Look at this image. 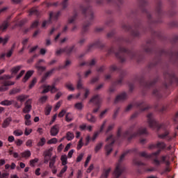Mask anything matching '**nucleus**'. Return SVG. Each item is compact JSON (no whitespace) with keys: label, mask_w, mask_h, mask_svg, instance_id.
<instances>
[{"label":"nucleus","mask_w":178,"mask_h":178,"mask_svg":"<svg viewBox=\"0 0 178 178\" xmlns=\"http://www.w3.org/2000/svg\"><path fill=\"white\" fill-rule=\"evenodd\" d=\"M56 162V156H54L50 160L49 168H50L53 175H56L58 172V168L55 166V163Z\"/></svg>","instance_id":"1"},{"label":"nucleus","mask_w":178,"mask_h":178,"mask_svg":"<svg viewBox=\"0 0 178 178\" xmlns=\"http://www.w3.org/2000/svg\"><path fill=\"white\" fill-rule=\"evenodd\" d=\"M31 104H33V99H29L26 100L25 102V106L22 110L24 113H30L32 108Z\"/></svg>","instance_id":"2"},{"label":"nucleus","mask_w":178,"mask_h":178,"mask_svg":"<svg viewBox=\"0 0 178 178\" xmlns=\"http://www.w3.org/2000/svg\"><path fill=\"white\" fill-rule=\"evenodd\" d=\"M44 163H48L49 162V159H51V156H52V150L48 149L44 152Z\"/></svg>","instance_id":"3"},{"label":"nucleus","mask_w":178,"mask_h":178,"mask_svg":"<svg viewBox=\"0 0 178 178\" xmlns=\"http://www.w3.org/2000/svg\"><path fill=\"white\" fill-rule=\"evenodd\" d=\"M58 133H59V124L54 125L50 129L51 136H52V137H55L56 136H58Z\"/></svg>","instance_id":"4"},{"label":"nucleus","mask_w":178,"mask_h":178,"mask_svg":"<svg viewBox=\"0 0 178 178\" xmlns=\"http://www.w3.org/2000/svg\"><path fill=\"white\" fill-rule=\"evenodd\" d=\"M109 140L111 141V143L106 146V151L107 155H109V154L112 152V145L114 143L113 139L112 138V136L107 138L106 141H109Z\"/></svg>","instance_id":"5"},{"label":"nucleus","mask_w":178,"mask_h":178,"mask_svg":"<svg viewBox=\"0 0 178 178\" xmlns=\"http://www.w3.org/2000/svg\"><path fill=\"white\" fill-rule=\"evenodd\" d=\"M29 98V95H20L17 96L16 99L18 102H21V104L24 103L26 99Z\"/></svg>","instance_id":"6"},{"label":"nucleus","mask_w":178,"mask_h":178,"mask_svg":"<svg viewBox=\"0 0 178 178\" xmlns=\"http://www.w3.org/2000/svg\"><path fill=\"white\" fill-rule=\"evenodd\" d=\"M31 115L26 114L24 115L25 125L26 126H31Z\"/></svg>","instance_id":"7"},{"label":"nucleus","mask_w":178,"mask_h":178,"mask_svg":"<svg viewBox=\"0 0 178 178\" xmlns=\"http://www.w3.org/2000/svg\"><path fill=\"white\" fill-rule=\"evenodd\" d=\"M15 104L14 100H3L1 102L0 105H3V106H10V105H13Z\"/></svg>","instance_id":"8"},{"label":"nucleus","mask_w":178,"mask_h":178,"mask_svg":"<svg viewBox=\"0 0 178 178\" xmlns=\"http://www.w3.org/2000/svg\"><path fill=\"white\" fill-rule=\"evenodd\" d=\"M51 111H52V106H51V104H47L44 108V115L46 116L51 115Z\"/></svg>","instance_id":"9"},{"label":"nucleus","mask_w":178,"mask_h":178,"mask_svg":"<svg viewBox=\"0 0 178 178\" xmlns=\"http://www.w3.org/2000/svg\"><path fill=\"white\" fill-rule=\"evenodd\" d=\"M33 73H34L33 71H28L22 79L23 83H26L33 76Z\"/></svg>","instance_id":"10"},{"label":"nucleus","mask_w":178,"mask_h":178,"mask_svg":"<svg viewBox=\"0 0 178 178\" xmlns=\"http://www.w3.org/2000/svg\"><path fill=\"white\" fill-rule=\"evenodd\" d=\"M86 119L88 120V122H90V123H95V122H97V119L91 113L87 114Z\"/></svg>","instance_id":"11"},{"label":"nucleus","mask_w":178,"mask_h":178,"mask_svg":"<svg viewBox=\"0 0 178 178\" xmlns=\"http://www.w3.org/2000/svg\"><path fill=\"white\" fill-rule=\"evenodd\" d=\"M10 122H12V120L10 118H6L3 120L1 127L3 129H6V127H8L9 124H10Z\"/></svg>","instance_id":"12"},{"label":"nucleus","mask_w":178,"mask_h":178,"mask_svg":"<svg viewBox=\"0 0 178 178\" xmlns=\"http://www.w3.org/2000/svg\"><path fill=\"white\" fill-rule=\"evenodd\" d=\"M67 156L66 154H63L60 156V161L63 166H67Z\"/></svg>","instance_id":"13"},{"label":"nucleus","mask_w":178,"mask_h":178,"mask_svg":"<svg viewBox=\"0 0 178 178\" xmlns=\"http://www.w3.org/2000/svg\"><path fill=\"white\" fill-rule=\"evenodd\" d=\"M22 158H25V159H29L30 156H31V152L30 150H25L24 152L21 153Z\"/></svg>","instance_id":"14"},{"label":"nucleus","mask_w":178,"mask_h":178,"mask_svg":"<svg viewBox=\"0 0 178 178\" xmlns=\"http://www.w3.org/2000/svg\"><path fill=\"white\" fill-rule=\"evenodd\" d=\"M111 172V168H108L104 170L103 174L102 175V178H107Z\"/></svg>","instance_id":"15"},{"label":"nucleus","mask_w":178,"mask_h":178,"mask_svg":"<svg viewBox=\"0 0 178 178\" xmlns=\"http://www.w3.org/2000/svg\"><path fill=\"white\" fill-rule=\"evenodd\" d=\"M65 138L68 141H72V140H73V138H74V134H73L70 131L67 132Z\"/></svg>","instance_id":"16"},{"label":"nucleus","mask_w":178,"mask_h":178,"mask_svg":"<svg viewBox=\"0 0 178 178\" xmlns=\"http://www.w3.org/2000/svg\"><path fill=\"white\" fill-rule=\"evenodd\" d=\"M13 84H15V82H8L7 83H5L4 86L0 87V91H6V90H8V88L6 86H13Z\"/></svg>","instance_id":"17"},{"label":"nucleus","mask_w":178,"mask_h":178,"mask_svg":"<svg viewBox=\"0 0 178 178\" xmlns=\"http://www.w3.org/2000/svg\"><path fill=\"white\" fill-rule=\"evenodd\" d=\"M120 168H121L120 164L117 165L115 170L114 172V175L116 177H119V176H120Z\"/></svg>","instance_id":"18"},{"label":"nucleus","mask_w":178,"mask_h":178,"mask_svg":"<svg viewBox=\"0 0 178 178\" xmlns=\"http://www.w3.org/2000/svg\"><path fill=\"white\" fill-rule=\"evenodd\" d=\"M21 69H22V66L20 65L13 67L11 70L12 74H17Z\"/></svg>","instance_id":"19"},{"label":"nucleus","mask_w":178,"mask_h":178,"mask_svg":"<svg viewBox=\"0 0 178 178\" xmlns=\"http://www.w3.org/2000/svg\"><path fill=\"white\" fill-rule=\"evenodd\" d=\"M38 159H33L30 160L29 161V165L30 166H31L32 168H34V166H35L37 165V163H38Z\"/></svg>","instance_id":"20"},{"label":"nucleus","mask_w":178,"mask_h":178,"mask_svg":"<svg viewBox=\"0 0 178 178\" xmlns=\"http://www.w3.org/2000/svg\"><path fill=\"white\" fill-rule=\"evenodd\" d=\"M43 90L42 94H47V92H49L51 90V86L44 85L42 86Z\"/></svg>","instance_id":"21"},{"label":"nucleus","mask_w":178,"mask_h":178,"mask_svg":"<svg viewBox=\"0 0 178 178\" xmlns=\"http://www.w3.org/2000/svg\"><path fill=\"white\" fill-rule=\"evenodd\" d=\"M46 143L47 140L45 139V138H41L40 141L38 143V147H44Z\"/></svg>","instance_id":"22"},{"label":"nucleus","mask_w":178,"mask_h":178,"mask_svg":"<svg viewBox=\"0 0 178 178\" xmlns=\"http://www.w3.org/2000/svg\"><path fill=\"white\" fill-rule=\"evenodd\" d=\"M67 170V165H64V168L60 171L58 174H57V177H62L63 176V173Z\"/></svg>","instance_id":"23"},{"label":"nucleus","mask_w":178,"mask_h":178,"mask_svg":"<svg viewBox=\"0 0 178 178\" xmlns=\"http://www.w3.org/2000/svg\"><path fill=\"white\" fill-rule=\"evenodd\" d=\"M13 134L16 137H19L20 136H23V131H22V129H17V130L13 131Z\"/></svg>","instance_id":"24"},{"label":"nucleus","mask_w":178,"mask_h":178,"mask_svg":"<svg viewBox=\"0 0 178 178\" xmlns=\"http://www.w3.org/2000/svg\"><path fill=\"white\" fill-rule=\"evenodd\" d=\"M65 120L66 122H72L73 120V115L72 113H68L66 114Z\"/></svg>","instance_id":"25"},{"label":"nucleus","mask_w":178,"mask_h":178,"mask_svg":"<svg viewBox=\"0 0 178 178\" xmlns=\"http://www.w3.org/2000/svg\"><path fill=\"white\" fill-rule=\"evenodd\" d=\"M48 99V97L47 96H42V97H40L39 99V103L40 104H45V102H47Z\"/></svg>","instance_id":"26"},{"label":"nucleus","mask_w":178,"mask_h":178,"mask_svg":"<svg viewBox=\"0 0 178 178\" xmlns=\"http://www.w3.org/2000/svg\"><path fill=\"white\" fill-rule=\"evenodd\" d=\"M65 87L69 90V91H74V86H73V84L72 83H67Z\"/></svg>","instance_id":"27"},{"label":"nucleus","mask_w":178,"mask_h":178,"mask_svg":"<svg viewBox=\"0 0 178 178\" xmlns=\"http://www.w3.org/2000/svg\"><path fill=\"white\" fill-rule=\"evenodd\" d=\"M74 106L78 111H81L83 109V103H76Z\"/></svg>","instance_id":"28"},{"label":"nucleus","mask_w":178,"mask_h":178,"mask_svg":"<svg viewBox=\"0 0 178 178\" xmlns=\"http://www.w3.org/2000/svg\"><path fill=\"white\" fill-rule=\"evenodd\" d=\"M56 143H58L56 138H53L47 141V144H56Z\"/></svg>","instance_id":"29"},{"label":"nucleus","mask_w":178,"mask_h":178,"mask_svg":"<svg viewBox=\"0 0 178 178\" xmlns=\"http://www.w3.org/2000/svg\"><path fill=\"white\" fill-rule=\"evenodd\" d=\"M32 132H33V129L30 128H26L24 131V134L25 136H30V134H31Z\"/></svg>","instance_id":"30"},{"label":"nucleus","mask_w":178,"mask_h":178,"mask_svg":"<svg viewBox=\"0 0 178 178\" xmlns=\"http://www.w3.org/2000/svg\"><path fill=\"white\" fill-rule=\"evenodd\" d=\"M101 148H102V143L97 144L96 145V147H95V152H98V151H99V149H101Z\"/></svg>","instance_id":"31"},{"label":"nucleus","mask_w":178,"mask_h":178,"mask_svg":"<svg viewBox=\"0 0 178 178\" xmlns=\"http://www.w3.org/2000/svg\"><path fill=\"white\" fill-rule=\"evenodd\" d=\"M8 42V38H0V44H2L3 45H5Z\"/></svg>","instance_id":"32"},{"label":"nucleus","mask_w":178,"mask_h":178,"mask_svg":"<svg viewBox=\"0 0 178 178\" xmlns=\"http://www.w3.org/2000/svg\"><path fill=\"white\" fill-rule=\"evenodd\" d=\"M83 138H81L77 145V149H81V147H83Z\"/></svg>","instance_id":"33"},{"label":"nucleus","mask_w":178,"mask_h":178,"mask_svg":"<svg viewBox=\"0 0 178 178\" xmlns=\"http://www.w3.org/2000/svg\"><path fill=\"white\" fill-rule=\"evenodd\" d=\"M61 105H62V102L60 101V102H57L54 107V111H58V109H59V108H60Z\"/></svg>","instance_id":"34"},{"label":"nucleus","mask_w":178,"mask_h":178,"mask_svg":"<svg viewBox=\"0 0 178 178\" xmlns=\"http://www.w3.org/2000/svg\"><path fill=\"white\" fill-rule=\"evenodd\" d=\"M73 154H74V149H71L69 151L68 154H67V158H69L70 159L73 156Z\"/></svg>","instance_id":"35"},{"label":"nucleus","mask_w":178,"mask_h":178,"mask_svg":"<svg viewBox=\"0 0 178 178\" xmlns=\"http://www.w3.org/2000/svg\"><path fill=\"white\" fill-rule=\"evenodd\" d=\"M84 156V154L81 153L76 158V162H81L83 157Z\"/></svg>","instance_id":"36"},{"label":"nucleus","mask_w":178,"mask_h":178,"mask_svg":"<svg viewBox=\"0 0 178 178\" xmlns=\"http://www.w3.org/2000/svg\"><path fill=\"white\" fill-rule=\"evenodd\" d=\"M66 115V110H62L59 113H58V118H63Z\"/></svg>","instance_id":"37"},{"label":"nucleus","mask_w":178,"mask_h":178,"mask_svg":"<svg viewBox=\"0 0 178 178\" xmlns=\"http://www.w3.org/2000/svg\"><path fill=\"white\" fill-rule=\"evenodd\" d=\"M99 101V96H95L94 97L92 98L90 100V102H98Z\"/></svg>","instance_id":"38"},{"label":"nucleus","mask_w":178,"mask_h":178,"mask_svg":"<svg viewBox=\"0 0 178 178\" xmlns=\"http://www.w3.org/2000/svg\"><path fill=\"white\" fill-rule=\"evenodd\" d=\"M35 83H37V79H33L31 83L29 85V88H33L34 86L35 85Z\"/></svg>","instance_id":"39"},{"label":"nucleus","mask_w":178,"mask_h":178,"mask_svg":"<svg viewBox=\"0 0 178 178\" xmlns=\"http://www.w3.org/2000/svg\"><path fill=\"white\" fill-rule=\"evenodd\" d=\"M90 161H91V155L88 156L87 159L85 163V166H88V163H90Z\"/></svg>","instance_id":"40"},{"label":"nucleus","mask_w":178,"mask_h":178,"mask_svg":"<svg viewBox=\"0 0 178 178\" xmlns=\"http://www.w3.org/2000/svg\"><path fill=\"white\" fill-rule=\"evenodd\" d=\"M9 79H12V76L9 75H4L0 78V80H8Z\"/></svg>","instance_id":"41"},{"label":"nucleus","mask_w":178,"mask_h":178,"mask_svg":"<svg viewBox=\"0 0 178 178\" xmlns=\"http://www.w3.org/2000/svg\"><path fill=\"white\" fill-rule=\"evenodd\" d=\"M50 91H51V94H54V93L58 92V89L55 86H51Z\"/></svg>","instance_id":"42"},{"label":"nucleus","mask_w":178,"mask_h":178,"mask_svg":"<svg viewBox=\"0 0 178 178\" xmlns=\"http://www.w3.org/2000/svg\"><path fill=\"white\" fill-rule=\"evenodd\" d=\"M158 148H165L166 147V145H165L163 143L160 142L157 143Z\"/></svg>","instance_id":"43"},{"label":"nucleus","mask_w":178,"mask_h":178,"mask_svg":"<svg viewBox=\"0 0 178 178\" xmlns=\"http://www.w3.org/2000/svg\"><path fill=\"white\" fill-rule=\"evenodd\" d=\"M70 147H72V143H68L64 149V152H67L70 149Z\"/></svg>","instance_id":"44"},{"label":"nucleus","mask_w":178,"mask_h":178,"mask_svg":"<svg viewBox=\"0 0 178 178\" xmlns=\"http://www.w3.org/2000/svg\"><path fill=\"white\" fill-rule=\"evenodd\" d=\"M26 147H33V140H28L26 142Z\"/></svg>","instance_id":"45"},{"label":"nucleus","mask_w":178,"mask_h":178,"mask_svg":"<svg viewBox=\"0 0 178 178\" xmlns=\"http://www.w3.org/2000/svg\"><path fill=\"white\" fill-rule=\"evenodd\" d=\"M9 177V173L8 172H4L3 174H0V178H8Z\"/></svg>","instance_id":"46"},{"label":"nucleus","mask_w":178,"mask_h":178,"mask_svg":"<svg viewBox=\"0 0 178 178\" xmlns=\"http://www.w3.org/2000/svg\"><path fill=\"white\" fill-rule=\"evenodd\" d=\"M36 69L38 70V72H44V70H45V67L40 65H36Z\"/></svg>","instance_id":"47"},{"label":"nucleus","mask_w":178,"mask_h":178,"mask_svg":"<svg viewBox=\"0 0 178 178\" xmlns=\"http://www.w3.org/2000/svg\"><path fill=\"white\" fill-rule=\"evenodd\" d=\"M99 133L98 132H95L94 134H93V136H92V141H95V140H97V138L98 137V136H99Z\"/></svg>","instance_id":"48"},{"label":"nucleus","mask_w":178,"mask_h":178,"mask_svg":"<svg viewBox=\"0 0 178 178\" xmlns=\"http://www.w3.org/2000/svg\"><path fill=\"white\" fill-rule=\"evenodd\" d=\"M12 54H13V49L9 50L6 56H7V58H10L12 56Z\"/></svg>","instance_id":"49"},{"label":"nucleus","mask_w":178,"mask_h":178,"mask_svg":"<svg viewBox=\"0 0 178 178\" xmlns=\"http://www.w3.org/2000/svg\"><path fill=\"white\" fill-rule=\"evenodd\" d=\"M25 71L24 70H22L19 74L17 76V80H19V79H20V77H22V76H23V74H24Z\"/></svg>","instance_id":"50"},{"label":"nucleus","mask_w":178,"mask_h":178,"mask_svg":"<svg viewBox=\"0 0 178 178\" xmlns=\"http://www.w3.org/2000/svg\"><path fill=\"white\" fill-rule=\"evenodd\" d=\"M15 144L17 145V147H20V145L23 144V140L19 139L15 142Z\"/></svg>","instance_id":"51"},{"label":"nucleus","mask_w":178,"mask_h":178,"mask_svg":"<svg viewBox=\"0 0 178 178\" xmlns=\"http://www.w3.org/2000/svg\"><path fill=\"white\" fill-rule=\"evenodd\" d=\"M8 141L9 143H13V141H15V136H8Z\"/></svg>","instance_id":"52"},{"label":"nucleus","mask_w":178,"mask_h":178,"mask_svg":"<svg viewBox=\"0 0 178 178\" xmlns=\"http://www.w3.org/2000/svg\"><path fill=\"white\" fill-rule=\"evenodd\" d=\"M90 94V90H88V89H86L85 90V94H84V97H83V99H86V98H87V97H88V95Z\"/></svg>","instance_id":"53"},{"label":"nucleus","mask_w":178,"mask_h":178,"mask_svg":"<svg viewBox=\"0 0 178 178\" xmlns=\"http://www.w3.org/2000/svg\"><path fill=\"white\" fill-rule=\"evenodd\" d=\"M72 99H76L74 95H70L67 96L68 101H72Z\"/></svg>","instance_id":"54"},{"label":"nucleus","mask_w":178,"mask_h":178,"mask_svg":"<svg viewBox=\"0 0 178 178\" xmlns=\"http://www.w3.org/2000/svg\"><path fill=\"white\" fill-rule=\"evenodd\" d=\"M1 30L4 31V30H6L8 29V23L4 24L2 26H1Z\"/></svg>","instance_id":"55"},{"label":"nucleus","mask_w":178,"mask_h":178,"mask_svg":"<svg viewBox=\"0 0 178 178\" xmlns=\"http://www.w3.org/2000/svg\"><path fill=\"white\" fill-rule=\"evenodd\" d=\"M79 128L81 130H87V125L86 124H83L82 125H80Z\"/></svg>","instance_id":"56"},{"label":"nucleus","mask_w":178,"mask_h":178,"mask_svg":"<svg viewBox=\"0 0 178 178\" xmlns=\"http://www.w3.org/2000/svg\"><path fill=\"white\" fill-rule=\"evenodd\" d=\"M94 169V165H90V167L87 169V173H91V170Z\"/></svg>","instance_id":"57"},{"label":"nucleus","mask_w":178,"mask_h":178,"mask_svg":"<svg viewBox=\"0 0 178 178\" xmlns=\"http://www.w3.org/2000/svg\"><path fill=\"white\" fill-rule=\"evenodd\" d=\"M63 94L62 92H58L56 95V99H59V98H60V97H62Z\"/></svg>","instance_id":"58"},{"label":"nucleus","mask_w":178,"mask_h":178,"mask_svg":"<svg viewBox=\"0 0 178 178\" xmlns=\"http://www.w3.org/2000/svg\"><path fill=\"white\" fill-rule=\"evenodd\" d=\"M41 170V169L40 168H37L35 171V174L36 175V176H40V175H41V172H40Z\"/></svg>","instance_id":"59"},{"label":"nucleus","mask_w":178,"mask_h":178,"mask_svg":"<svg viewBox=\"0 0 178 178\" xmlns=\"http://www.w3.org/2000/svg\"><path fill=\"white\" fill-rule=\"evenodd\" d=\"M90 140H91V138H90V136H88L86 138V145H88V144H90Z\"/></svg>","instance_id":"60"},{"label":"nucleus","mask_w":178,"mask_h":178,"mask_svg":"<svg viewBox=\"0 0 178 178\" xmlns=\"http://www.w3.org/2000/svg\"><path fill=\"white\" fill-rule=\"evenodd\" d=\"M5 163H6V161H5V159H0V166H3Z\"/></svg>","instance_id":"61"},{"label":"nucleus","mask_w":178,"mask_h":178,"mask_svg":"<svg viewBox=\"0 0 178 178\" xmlns=\"http://www.w3.org/2000/svg\"><path fill=\"white\" fill-rule=\"evenodd\" d=\"M37 26H38V21H35L31 27H33V29L37 27Z\"/></svg>","instance_id":"62"},{"label":"nucleus","mask_w":178,"mask_h":178,"mask_svg":"<svg viewBox=\"0 0 178 178\" xmlns=\"http://www.w3.org/2000/svg\"><path fill=\"white\" fill-rule=\"evenodd\" d=\"M63 149V144H60L59 146L58 147V152H60V151H62Z\"/></svg>","instance_id":"63"},{"label":"nucleus","mask_w":178,"mask_h":178,"mask_svg":"<svg viewBox=\"0 0 178 178\" xmlns=\"http://www.w3.org/2000/svg\"><path fill=\"white\" fill-rule=\"evenodd\" d=\"M37 131L38 133H39V134H42V133H44V130L42 129V128H38Z\"/></svg>","instance_id":"64"}]
</instances>
